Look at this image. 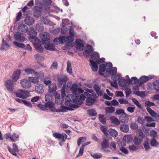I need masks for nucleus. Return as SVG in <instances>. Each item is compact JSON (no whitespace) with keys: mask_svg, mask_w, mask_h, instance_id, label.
Returning <instances> with one entry per match:
<instances>
[{"mask_svg":"<svg viewBox=\"0 0 159 159\" xmlns=\"http://www.w3.org/2000/svg\"><path fill=\"white\" fill-rule=\"evenodd\" d=\"M18 29H20L21 33L23 34L28 31V28L27 26L24 24H20L18 26Z\"/></svg>","mask_w":159,"mask_h":159,"instance_id":"nucleus-20","label":"nucleus"},{"mask_svg":"<svg viewBox=\"0 0 159 159\" xmlns=\"http://www.w3.org/2000/svg\"><path fill=\"white\" fill-rule=\"evenodd\" d=\"M10 47L9 45L7 43L5 42L4 39L2 40V43L0 47V50L2 51H4L7 50Z\"/></svg>","mask_w":159,"mask_h":159,"instance_id":"nucleus-24","label":"nucleus"},{"mask_svg":"<svg viewBox=\"0 0 159 159\" xmlns=\"http://www.w3.org/2000/svg\"><path fill=\"white\" fill-rule=\"evenodd\" d=\"M84 102L82 101H81L79 102H77V103H75V104L72 103H69V105H67L68 107H70L72 109L73 108H78L80 107V106L83 104Z\"/></svg>","mask_w":159,"mask_h":159,"instance_id":"nucleus-25","label":"nucleus"},{"mask_svg":"<svg viewBox=\"0 0 159 159\" xmlns=\"http://www.w3.org/2000/svg\"><path fill=\"white\" fill-rule=\"evenodd\" d=\"M60 107L61 108V109H57V112H66L67 110L73 111L74 110V109H72L70 107H66L62 105H61Z\"/></svg>","mask_w":159,"mask_h":159,"instance_id":"nucleus-16","label":"nucleus"},{"mask_svg":"<svg viewBox=\"0 0 159 159\" xmlns=\"http://www.w3.org/2000/svg\"><path fill=\"white\" fill-rule=\"evenodd\" d=\"M146 109L150 115L152 117H155L157 115V113L150 108L148 107Z\"/></svg>","mask_w":159,"mask_h":159,"instance_id":"nucleus-43","label":"nucleus"},{"mask_svg":"<svg viewBox=\"0 0 159 159\" xmlns=\"http://www.w3.org/2000/svg\"><path fill=\"white\" fill-rule=\"evenodd\" d=\"M13 44L18 48H24L25 45L24 43L18 42L16 41H14L13 43Z\"/></svg>","mask_w":159,"mask_h":159,"instance_id":"nucleus-45","label":"nucleus"},{"mask_svg":"<svg viewBox=\"0 0 159 159\" xmlns=\"http://www.w3.org/2000/svg\"><path fill=\"white\" fill-rule=\"evenodd\" d=\"M134 93L137 95L141 97H142L145 96V92L143 91H135L134 92Z\"/></svg>","mask_w":159,"mask_h":159,"instance_id":"nucleus-50","label":"nucleus"},{"mask_svg":"<svg viewBox=\"0 0 159 159\" xmlns=\"http://www.w3.org/2000/svg\"><path fill=\"white\" fill-rule=\"evenodd\" d=\"M53 136L56 139H58V140H61V139L63 138L62 137V134L57 132H55L53 134Z\"/></svg>","mask_w":159,"mask_h":159,"instance_id":"nucleus-47","label":"nucleus"},{"mask_svg":"<svg viewBox=\"0 0 159 159\" xmlns=\"http://www.w3.org/2000/svg\"><path fill=\"white\" fill-rule=\"evenodd\" d=\"M61 33L62 34H65L67 31V28L66 27L65 25H61Z\"/></svg>","mask_w":159,"mask_h":159,"instance_id":"nucleus-57","label":"nucleus"},{"mask_svg":"<svg viewBox=\"0 0 159 159\" xmlns=\"http://www.w3.org/2000/svg\"><path fill=\"white\" fill-rule=\"evenodd\" d=\"M21 71L20 70H17L15 71L12 75V80L15 82L16 81L19 79L21 74Z\"/></svg>","mask_w":159,"mask_h":159,"instance_id":"nucleus-12","label":"nucleus"},{"mask_svg":"<svg viewBox=\"0 0 159 159\" xmlns=\"http://www.w3.org/2000/svg\"><path fill=\"white\" fill-rule=\"evenodd\" d=\"M110 120L112 123L116 125H119L120 124V120L115 116H111L110 117Z\"/></svg>","mask_w":159,"mask_h":159,"instance_id":"nucleus-32","label":"nucleus"},{"mask_svg":"<svg viewBox=\"0 0 159 159\" xmlns=\"http://www.w3.org/2000/svg\"><path fill=\"white\" fill-rule=\"evenodd\" d=\"M120 129L121 131L124 133H127L129 130V127L128 125L122 124L120 125Z\"/></svg>","mask_w":159,"mask_h":159,"instance_id":"nucleus-18","label":"nucleus"},{"mask_svg":"<svg viewBox=\"0 0 159 159\" xmlns=\"http://www.w3.org/2000/svg\"><path fill=\"white\" fill-rule=\"evenodd\" d=\"M121 77L119 74H115L114 76H111V79L114 81H116L118 80H120Z\"/></svg>","mask_w":159,"mask_h":159,"instance_id":"nucleus-61","label":"nucleus"},{"mask_svg":"<svg viewBox=\"0 0 159 159\" xmlns=\"http://www.w3.org/2000/svg\"><path fill=\"white\" fill-rule=\"evenodd\" d=\"M90 56H91L93 60H96V61L97 60L99 57V53L96 52H94L92 53Z\"/></svg>","mask_w":159,"mask_h":159,"instance_id":"nucleus-36","label":"nucleus"},{"mask_svg":"<svg viewBox=\"0 0 159 159\" xmlns=\"http://www.w3.org/2000/svg\"><path fill=\"white\" fill-rule=\"evenodd\" d=\"M29 35H30L36 36L37 34V32L33 28H30V29L28 31V34Z\"/></svg>","mask_w":159,"mask_h":159,"instance_id":"nucleus-49","label":"nucleus"},{"mask_svg":"<svg viewBox=\"0 0 159 159\" xmlns=\"http://www.w3.org/2000/svg\"><path fill=\"white\" fill-rule=\"evenodd\" d=\"M78 88V84L76 83H75L72 84L70 89V90L72 91L73 94L74 96L76 95V98L79 96V95L77 94V90Z\"/></svg>","mask_w":159,"mask_h":159,"instance_id":"nucleus-13","label":"nucleus"},{"mask_svg":"<svg viewBox=\"0 0 159 159\" xmlns=\"http://www.w3.org/2000/svg\"><path fill=\"white\" fill-rule=\"evenodd\" d=\"M89 61L90 63V65L91 67L92 70L94 72L97 71L98 69V64L96 61H94L93 60L90 59Z\"/></svg>","mask_w":159,"mask_h":159,"instance_id":"nucleus-11","label":"nucleus"},{"mask_svg":"<svg viewBox=\"0 0 159 159\" xmlns=\"http://www.w3.org/2000/svg\"><path fill=\"white\" fill-rule=\"evenodd\" d=\"M148 80V77L147 76H142L139 79V81L141 83H145Z\"/></svg>","mask_w":159,"mask_h":159,"instance_id":"nucleus-62","label":"nucleus"},{"mask_svg":"<svg viewBox=\"0 0 159 159\" xmlns=\"http://www.w3.org/2000/svg\"><path fill=\"white\" fill-rule=\"evenodd\" d=\"M76 48L79 50L82 51L84 49V44L78 42L77 40L76 41Z\"/></svg>","mask_w":159,"mask_h":159,"instance_id":"nucleus-29","label":"nucleus"},{"mask_svg":"<svg viewBox=\"0 0 159 159\" xmlns=\"http://www.w3.org/2000/svg\"><path fill=\"white\" fill-rule=\"evenodd\" d=\"M150 144L152 147H157L159 144V143L155 139L153 138L150 141Z\"/></svg>","mask_w":159,"mask_h":159,"instance_id":"nucleus-53","label":"nucleus"},{"mask_svg":"<svg viewBox=\"0 0 159 159\" xmlns=\"http://www.w3.org/2000/svg\"><path fill=\"white\" fill-rule=\"evenodd\" d=\"M34 76H36L38 79H42L43 78L44 74L42 72H37L36 74H34Z\"/></svg>","mask_w":159,"mask_h":159,"instance_id":"nucleus-60","label":"nucleus"},{"mask_svg":"<svg viewBox=\"0 0 159 159\" xmlns=\"http://www.w3.org/2000/svg\"><path fill=\"white\" fill-rule=\"evenodd\" d=\"M109 141L107 139H103L101 144V147L102 149L106 148L109 147Z\"/></svg>","mask_w":159,"mask_h":159,"instance_id":"nucleus-26","label":"nucleus"},{"mask_svg":"<svg viewBox=\"0 0 159 159\" xmlns=\"http://www.w3.org/2000/svg\"><path fill=\"white\" fill-rule=\"evenodd\" d=\"M132 102L136 105L139 108H141L142 106L140 104L139 102L135 98H133L132 99Z\"/></svg>","mask_w":159,"mask_h":159,"instance_id":"nucleus-63","label":"nucleus"},{"mask_svg":"<svg viewBox=\"0 0 159 159\" xmlns=\"http://www.w3.org/2000/svg\"><path fill=\"white\" fill-rule=\"evenodd\" d=\"M36 29L39 32H42L44 29V26L43 24L41 23H39L36 25Z\"/></svg>","mask_w":159,"mask_h":159,"instance_id":"nucleus-44","label":"nucleus"},{"mask_svg":"<svg viewBox=\"0 0 159 159\" xmlns=\"http://www.w3.org/2000/svg\"><path fill=\"white\" fill-rule=\"evenodd\" d=\"M45 2L43 3L42 4V8L44 9L48 10L49 9L50 7H46L47 6H49L52 3V2L51 0H45Z\"/></svg>","mask_w":159,"mask_h":159,"instance_id":"nucleus-23","label":"nucleus"},{"mask_svg":"<svg viewBox=\"0 0 159 159\" xmlns=\"http://www.w3.org/2000/svg\"><path fill=\"white\" fill-rule=\"evenodd\" d=\"M44 104V107H45L48 108H51L53 107V105H55V104L52 102L51 101H47Z\"/></svg>","mask_w":159,"mask_h":159,"instance_id":"nucleus-46","label":"nucleus"},{"mask_svg":"<svg viewBox=\"0 0 159 159\" xmlns=\"http://www.w3.org/2000/svg\"><path fill=\"white\" fill-rule=\"evenodd\" d=\"M57 87L55 84H51L48 86V91L50 93H52L56 91Z\"/></svg>","mask_w":159,"mask_h":159,"instance_id":"nucleus-33","label":"nucleus"},{"mask_svg":"<svg viewBox=\"0 0 159 159\" xmlns=\"http://www.w3.org/2000/svg\"><path fill=\"white\" fill-rule=\"evenodd\" d=\"M41 21L44 24L46 25H48L50 22V20L46 17H42L40 18Z\"/></svg>","mask_w":159,"mask_h":159,"instance_id":"nucleus-39","label":"nucleus"},{"mask_svg":"<svg viewBox=\"0 0 159 159\" xmlns=\"http://www.w3.org/2000/svg\"><path fill=\"white\" fill-rule=\"evenodd\" d=\"M25 23L28 25H31L34 22V19L31 16H26L24 19Z\"/></svg>","mask_w":159,"mask_h":159,"instance_id":"nucleus-15","label":"nucleus"},{"mask_svg":"<svg viewBox=\"0 0 159 159\" xmlns=\"http://www.w3.org/2000/svg\"><path fill=\"white\" fill-rule=\"evenodd\" d=\"M107 65H108V68L107 69V72L108 73V75H110L111 76L114 75L116 74L117 73V70H115L114 69H112V64L111 62H109L107 63Z\"/></svg>","mask_w":159,"mask_h":159,"instance_id":"nucleus-5","label":"nucleus"},{"mask_svg":"<svg viewBox=\"0 0 159 159\" xmlns=\"http://www.w3.org/2000/svg\"><path fill=\"white\" fill-rule=\"evenodd\" d=\"M57 79L58 82L59 87H61L63 84H66L68 80L67 76L65 75H58Z\"/></svg>","mask_w":159,"mask_h":159,"instance_id":"nucleus-4","label":"nucleus"},{"mask_svg":"<svg viewBox=\"0 0 159 159\" xmlns=\"http://www.w3.org/2000/svg\"><path fill=\"white\" fill-rule=\"evenodd\" d=\"M25 72L27 75L33 74H36L37 72L35 71V70L32 69L30 68H27L25 70Z\"/></svg>","mask_w":159,"mask_h":159,"instance_id":"nucleus-42","label":"nucleus"},{"mask_svg":"<svg viewBox=\"0 0 159 159\" xmlns=\"http://www.w3.org/2000/svg\"><path fill=\"white\" fill-rule=\"evenodd\" d=\"M131 84H136L139 83V80L136 77H132L131 78Z\"/></svg>","mask_w":159,"mask_h":159,"instance_id":"nucleus-48","label":"nucleus"},{"mask_svg":"<svg viewBox=\"0 0 159 159\" xmlns=\"http://www.w3.org/2000/svg\"><path fill=\"white\" fill-rule=\"evenodd\" d=\"M45 99L46 101H52L53 99V94L51 93L47 94L45 96Z\"/></svg>","mask_w":159,"mask_h":159,"instance_id":"nucleus-38","label":"nucleus"},{"mask_svg":"<svg viewBox=\"0 0 159 159\" xmlns=\"http://www.w3.org/2000/svg\"><path fill=\"white\" fill-rule=\"evenodd\" d=\"M105 110L106 113H112L115 111V107L111 106L107 107L105 108Z\"/></svg>","mask_w":159,"mask_h":159,"instance_id":"nucleus-41","label":"nucleus"},{"mask_svg":"<svg viewBox=\"0 0 159 159\" xmlns=\"http://www.w3.org/2000/svg\"><path fill=\"white\" fill-rule=\"evenodd\" d=\"M98 118L99 121L102 124L104 125L106 124L107 119L103 115L99 114Z\"/></svg>","mask_w":159,"mask_h":159,"instance_id":"nucleus-37","label":"nucleus"},{"mask_svg":"<svg viewBox=\"0 0 159 159\" xmlns=\"http://www.w3.org/2000/svg\"><path fill=\"white\" fill-rule=\"evenodd\" d=\"M66 70L67 72L69 74H71L72 72L71 62L69 61H67Z\"/></svg>","mask_w":159,"mask_h":159,"instance_id":"nucleus-51","label":"nucleus"},{"mask_svg":"<svg viewBox=\"0 0 159 159\" xmlns=\"http://www.w3.org/2000/svg\"><path fill=\"white\" fill-rule=\"evenodd\" d=\"M129 115L125 113L124 114H121L119 117L120 121L121 123H127L129 120Z\"/></svg>","mask_w":159,"mask_h":159,"instance_id":"nucleus-8","label":"nucleus"},{"mask_svg":"<svg viewBox=\"0 0 159 159\" xmlns=\"http://www.w3.org/2000/svg\"><path fill=\"white\" fill-rule=\"evenodd\" d=\"M136 120L141 125L143 124L145 122V120L143 117L140 116H138L137 119Z\"/></svg>","mask_w":159,"mask_h":159,"instance_id":"nucleus-55","label":"nucleus"},{"mask_svg":"<svg viewBox=\"0 0 159 159\" xmlns=\"http://www.w3.org/2000/svg\"><path fill=\"white\" fill-rule=\"evenodd\" d=\"M34 57L39 63L41 61H43L44 59V57L43 56L40 55L39 53L35 54L34 55Z\"/></svg>","mask_w":159,"mask_h":159,"instance_id":"nucleus-28","label":"nucleus"},{"mask_svg":"<svg viewBox=\"0 0 159 159\" xmlns=\"http://www.w3.org/2000/svg\"><path fill=\"white\" fill-rule=\"evenodd\" d=\"M119 85L121 87H124L128 83L125 78H123L122 77L120 78L118 82Z\"/></svg>","mask_w":159,"mask_h":159,"instance_id":"nucleus-30","label":"nucleus"},{"mask_svg":"<svg viewBox=\"0 0 159 159\" xmlns=\"http://www.w3.org/2000/svg\"><path fill=\"white\" fill-rule=\"evenodd\" d=\"M67 98V101H68L69 102H72L73 103H77V102H80L81 101L80 100L84 101L85 99V96L84 93L80 95L77 98H76V95L74 96L72 94L68 95Z\"/></svg>","mask_w":159,"mask_h":159,"instance_id":"nucleus-1","label":"nucleus"},{"mask_svg":"<svg viewBox=\"0 0 159 159\" xmlns=\"http://www.w3.org/2000/svg\"><path fill=\"white\" fill-rule=\"evenodd\" d=\"M42 14V11L40 8H37L34 11V16L36 18H39L40 17Z\"/></svg>","mask_w":159,"mask_h":159,"instance_id":"nucleus-21","label":"nucleus"},{"mask_svg":"<svg viewBox=\"0 0 159 159\" xmlns=\"http://www.w3.org/2000/svg\"><path fill=\"white\" fill-rule=\"evenodd\" d=\"M21 92L24 96V99L29 97L30 95V92L26 90L21 89Z\"/></svg>","mask_w":159,"mask_h":159,"instance_id":"nucleus-52","label":"nucleus"},{"mask_svg":"<svg viewBox=\"0 0 159 159\" xmlns=\"http://www.w3.org/2000/svg\"><path fill=\"white\" fill-rule=\"evenodd\" d=\"M92 156L95 159H99L102 157V154L100 153H97L93 154H91Z\"/></svg>","mask_w":159,"mask_h":159,"instance_id":"nucleus-59","label":"nucleus"},{"mask_svg":"<svg viewBox=\"0 0 159 159\" xmlns=\"http://www.w3.org/2000/svg\"><path fill=\"white\" fill-rule=\"evenodd\" d=\"M153 86L154 89L157 91H159V89L156 88V87L159 88V80H155L153 82Z\"/></svg>","mask_w":159,"mask_h":159,"instance_id":"nucleus-64","label":"nucleus"},{"mask_svg":"<svg viewBox=\"0 0 159 159\" xmlns=\"http://www.w3.org/2000/svg\"><path fill=\"white\" fill-rule=\"evenodd\" d=\"M87 114L90 116H96L97 114V113L96 110L93 108L87 110Z\"/></svg>","mask_w":159,"mask_h":159,"instance_id":"nucleus-27","label":"nucleus"},{"mask_svg":"<svg viewBox=\"0 0 159 159\" xmlns=\"http://www.w3.org/2000/svg\"><path fill=\"white\" fill-rule=\"evenodd\" d=\"M143 145L146 151H148L151 149L148 141H144Z\"/></svg>","mask_w":159,"mask_h":159,"instance_id":"nucleus-54","label":"nucleus"},{"mask_svg":"<svg viewBox=\"0 0 159 159\" xmlns=\"http://www.w3.org/2000/svg\"><path fill=\"white\" fill-rule=\"evenodd\" d=\"M122 140L127 143H129L132 142L133 138L131 135H126L123 137Z\"/></svg>","mask_w":159,"mask_h":159,"instance_id":"nucleus-19","label":"nucleus"},{"mask_svg":"<svg viewBox=\"0 0 159 159\" xmlns=\"http://www.w3.org/2000/svg\"><path fill=\"white\" fill-rule=\"evenodd\" d=\"M39 36L43 44L47 43L51 41V35L48 33L43 32L42 34H40Z\"/></svg>","mask_w":159,"mask_h":159,"instance_id":"nucleus-2","label":"nucleus"},{"mask_svg":"<svg viewBox=\"0 0 159 159\" xmlns=\"http://www.w3.org/2000/svg\"><path fill=\"white\" fill-rule=\"evenodd\" d=\"M110 135L113 137H116L118 135V133L114 129L110 128L108 130Z\"/></svg>","mask_w":159,"mask_h":159,"instance_id":"nucleus-35","label":"nucleus"},{"mask_svg":"<svg viewBox=\"0 0 159 159\" xmlns=\"http://www.w3.org/2000/svg\"><path fill=\"white\" fill-rule=\"evenodd\" d=\"M34 47L39 52L42 53L43 51V47L40 44L36 43H33Z\"/></svg>","mask_w":159,"mask_h":159,"instance_id":"nucleus-22","label":"nucleus"},{"mask_svg":"<svg viewBox=\"0 0 159 159\" xmlns=\"http://www.w3.org/2000/svg\"><path fill=\"white\" fill-rule=\"evenodd\" d=\"M21 34V32H17L14 34V39L16 40L21 43L25 41V38L23 35H22Z\"/></svg>","mask_w":159,"mask_h":159,"instance_id":"nucleus-7","label":"nucleus"},{"mask_svg":"<svg viewBox=\"0 0 159 159\" xmlns=\"http://www.w3.org/2000/svg\"><path fill=\"white\" fill-rule=\"evenodd\" d=\"M86 138L85 137H80L78 138L77 140V144L79 146L81 142H84L86 140Z\"/></svg>","mask_w":159,"mask_h":159,"instance_id":"nucleus-56","label":"nucleus"},{"mask_svg":"<svg viewBox=\"0 0 159 159\" xmlns=\"http://www.w3.org/2000/svg\"><path fill=\"white\" fill-rule=\"evenodd\" d=\"M144 138V135L142 131H139V133L136 134L134 138V144L137 145H140Z\"/></svg>","mask_w":159,"mask_h":159,"instance_id":"nucleus-3","label":"nucleus"},{"mask_svg":"<svg viewBox=\"0 0 159 159\" xmlns=\"http://www.w3.org/2000/svg\"><path fill=\"white\" fill-rule=\"evenodd\" d=\"M107 63L106 64H102L99 66V69L98 70L99 74L100 75L102 76H104L105 77V76L104 75V73L103 72L106 71L107 72V69H106V67H107Z\"/></svg>","mask_w":159,"mask_h":159,"instance_id":"nucleus-9","label":"nucleus"},{"mask_svg":"<svg viewBox=\"0 0 159 159\" xmlns=\"http://www.w3.org/2000/svg\"><path fill=\"white\" fill-rule=\"evenodd\" d=\"M86 49L84 51V52H87V53H92L93 50V47L89 44L87 45L86 46Z\"/></svg>","mask_w":159,"mask_h":159,"instance_id":"nucleus-40","label":"nucleus"},{"mask_svg":"<svg viewBox=\"0 0 159 159\" xmlns=\"http://www.w3.org/2000/svg\"><path fill=\"white\" fill-rule=\"evenodd\" d=\"M96 101V99L93 98L91 97L90 98L86 99V105L89 106L92 105Z\"/></svg>","mask_w":159,"mask_h":159,"instance_id":"nucleus-34","label":"nucleus"},{"mask_svg":"<svg viewBox=\"0 0 159 159\" xmlns=\"http://www.w3.org/2000/svg\"><path fill=\"white\" fill-rule=\"evenodd\" d=\"M5 86L9 91H12L14 89V84L11 80H7L5 83Z\"/></svg>","mask_w":159,"mask_h":159,"instance_id":"nucleus-6","label":"nucleus"},{"mask_svg":"<svg viewBox=\"0 0 159 159\" xmlns=\"http://www.w3.org/2000/svg\"><path fill=\"white\" fill-rule=\"evenodd\" d=\"M51 41L47 43L43 44L44 45V48L49 51H55V48L53 44H51Z\"/></svg>","mask_w":159,"mask_h":159,"instance_id":"nucleus-17","label":"nucleus"},{"mask_svg":"<svg viewBox=\"0 0 159 159\" xmlns=\"http://www.w3.org/2000/svg\"><path fill=\"white\" fill-rule=\"evenodd\" d=\"M35 90L39 93H42L44 91V86L43 84H37L35 86Z\"/></svg>","mask_w":159,"mask_h":159,"instance_id":"nucleus-14","label":"nucleus"},{"mask_svg":"<svg viewBox=\"0 0 159 159\" xmlns=\"http://www.w3.org/2000/svg\"><path fill=\"white\" fill-rule=\"evenodd\" d=\"M21 84L22 87L25 88L27 89L31 87V83L30 80L24 79L21 81Z\"/></svg>","mask_w":159,"mask_h":159,"instance_id":"nucleus-10","label":"nucleus"},{"mask_svg":"<svg viewBox=\"0 0 159 159\" xmlns=\"http://www.w3.org/2000/svg\"><path fill=\"white\" fill-rule=\"evenodd\" d=\"M130 127L131 129L134 130L137 129L139 127L138 125L135 122L131 123L130 124Z\"/></svg>","mask_w":159,"mask_h":159,"instance_id":"nucleus-58","label":"nucleus"},{"mask_svg":"<svg viewBox=\"0 0 159 159\" xmlns=\"http://www.w3.org/2000/svg\"><path fill=\"white\" fill-rule=\"evenodd\" d=\"M5 138L7 140H8L10 139L11 141L12 142H15L17 141V138L14 139L11 137V135L10 134L7 133L4 135Z\"/></svg>","mask_w":159,"mask_h":159,"instance_id":"nucleus-31","label":"nucleus"}]
</instances>
